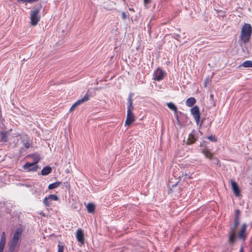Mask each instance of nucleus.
I'll return each instance as SVG.
<instances>
[{
    "mask_svg": "<svg viewBox=\"0 0 252 252\" xmlns=\"http://www.w3.org/2000/svg\"><path fill=\"white\" fill-rule=\"evenodd\" d=\"M23 232L22 227L17 228L14 232L13 237L8 243V252H14L18 247Z\"/></svg>",
    "mask_w": 252,
    "mask_h": 252,
    "instance_id": "nucleus-1",
    "label": "nucleus"
},
{
    "mask_svg": "<svg viewBox=\"0 0 252 252\" xmlns=\"http://www.w3.org/2000/svg\"><path fill=\"white\" fill-rule=\"evenodd\" d=\"M252 28L250 24L245 23L242 27L239 40L241 45L248 43L252 35Z\"/></svg>",
    "mask_w": 252,
    "mask_h": 252,
    "instance_id": "nucleus-2",
    "label": "nucleus"
},
{
    "mask_svg": "<svg viewBox=\"0 0 252 252\" xmlns=\"http://www.w3.org/2000/svg\"><path fill=\"white\" fill-rule=\"evenodd\" d=\"M240 223L239 219H234L233 225L230 226L228 231V242L230 244H233L237 239L236 228Z\"/></svg>",
    "mask_w": 252,
    "mask_h": 252,
    "instance_id": "nucleus-3",
    "label": "nucleus"
},
{
    "mask_svg": "<svg viewBox=\"0 0 252 252\" xmlns=\"http://www.w3.org/2000/svg\"><path fill=\"white\" fill-rule=\"evenodd\" d=\"M41 4H38L33 10L31 11L30 23L32 26H36L39 22L41 17L39 14V12L41 10Z\"/></svg>",
    "mask_w": 252,
    "mask_h": 252,
    "instance_id": "nucleus-4",
    "label": "nucleus"
},
{
    "mask_svg": "<svg viewBox=\"0 0 252 252\" xmlns=\"http://www.w3.org/2000/svg\"><path fill=\"white\" fill-rule=\"evenodd\" d=\"M39 160L40 158L38 156L36 157L34 161L32 163L27 162L23 166L24 169L28 171H36L38 168V166L36 164Z\"/></svg>",
    "mask_w": 252,
    "mask_h": 252,
    "instance_id": "nucleus-5",
    "label": "nucleus"
},
{
    "mask_svg": "<svg viewBox=\"0 0 252 252\" xmlns=\"http://www.w3.org/2000/svg\"><path fill=\"white\" fill-rule=\"evenodd\" d=\"M165 72L160 67H158L153 73V78L155 80L159 81L162 80L165 76Z\"/></svg>",
    "mask_w": 252,
    "mask_h": 252,
    "instance_id": "nucleus-6",
    "label": "nucleus"
},
{
    "mask_svg": "<svg viewBox=\"0 0 252 252\" xmlns=\"http://www.w3.org/2000/svg\"><path fill=\"white\" fill-rule=\"evenodd\" d=\"M247 226V224L246 223H244L238 234V238L243 242L246 240L248 235V233L246 232Z\"/></svg>",
    "mask_w": 252,
    "mask_h": 252,
    "instance_id": "nucleus-7",
    "label": "nucleus"
},
{
    "mask_svg": "<svg viewBox=\"0 0 252 252\" xmlns=\"http://www.w3.org/2000/svg\"><path fill=\"white\" fill-rule=\"evenodd\" d=\"M190 112L193 116L197 125H198L200 122V114L199 108L197 106H195L191 108Z\"/></svg>",
    "mask_w": 252,
    "mask_h": 252,
    "instance_id": "nucleus-8",
    "label": "nucleus"
},
{
    "mask_svg": "<svg viewBox=\"0 0 252 252\" xmlns=\"http://www.w3.org/2000/svg\"><path fill=\"white\" fill-rule=\"evenodd\" d=\"M202 153L204 154L206 158H208L213 160V163L215 164H218L219 162V159L214 157L213 155L208 150H202Z\"/></svg>",
    "mask_w": 252,
    "mask_h": 252,
    "instance_id": "nucleus-9",
    "label": "nucleus"
},
{
    "mask_svg": "<svg viewBox=\"0 0 252 252\" xmlns=\"http://www.w3.org/2000/svg\"><path fill=\"white\" fill-rule=\"evenodd\" d=\"M135 121V117L132 113V110H127L126 119L125 122V126H130Z\"/></svg>",
    "mask_w": 252,
    "mask_h": 252,
    "instance_id": "nucleus-10",
    "label": "nucleus"
},
{
    "mask_svg": "<svg viewBox=\"0 0 252 252\" xmlns=\"http://www.w3.org/2000/svg\"><path fill=\"white\" fill-rule=\"evenodd\" d=\"M89 100V96L88 94H86L81 99H79L77 101H76L70 107L69 109V111L71 112L75 108H76L77 106L81 105L85 101H86Z\"/></svg>",
    "mask_w": 252,
    "mask_h": 252,
    "instance_id": "nucleus-11",
    "label": "nucleus"
},
{
    "mask_svg": "<svg viewBox=\"0 0 252 252\" xmlns=\"http://www.w3.org/2000/svg\"><path fill=\"white\" fill-rule=\"evenodd\" d=\"M76 238L77 241L82 245L84 244V236L82 230L78 229L76 233Z\"/></svg>",
    "mask_w": 252,
    "mask_h": 252,
    "instance_id": "nucleus-12",
    "label": "nucleus"
},
{
    "mask_svg": "<svg viewBox=\"0 0 252 252\" xmlns=\"http://www.w3.org/2000/svg\"><path fill=\"white\" fill-rule=\"evenodd\" d=\"M230 182H231L232 189L233 190V191L234 194L236 196H239L240 194V190L239 189V188L238 187L237 183L232 180H231L230 181Z\"/></svg>",
    "mask_w": 252,
    "mask_h": 252,
    "instance_id": "nucleus-13",
    "label": "nucleus"
},
{
    "mask_svg": "<svg viewBox=\"0 0 252 252\" xmlns=\"http://www.w3.org/2000/svg\"><path fill=\"white\" fill-rule=\"evenodd\" d=\"M197 140V137L195 136L194 131L189 134L187 144L190 145L194 143Z\"/></svg>",
    "mask_w": 252,
    "mask_h": 252,
    "instance_id": "nucleus-14",
    "label": "nucleus"
},
{
    "mask_svg": "<svg viewBox=\"0 0 252 252\" xmlns=\"http://www.w3.org/2000/svg\"><path fill=\"white\" fill-rule=\"evenodd\" d=\"M6 243V238L4 232H3L0 239V249L3 250Z\"/></svg>",
    "mask_w": 252,
    "mask_h": 252,
    "instance_id": "nucleus-15",
    "label": "nucleus"
},
{
    "mask_svg": "<svg viewBox=\"0 0 252 252\" xmlns=\"http://www.w3.org/2000/svg\"><path fill=\"white\" fill-rule=\"evenodd\" d=\"M52 171V168L49 166H46L42 169L41 174L43 176L49 175Z\"/></svg>",
    "mask_w": 252,
    "mask_h": 252,
    "instance_id": "nucleus-16",
    "label": "nucleus"
},
{
    "mask_svg": "<svg viewBox=\"0 0 252 252\" xmlns=\"http://www.w3.org/2000/svg\"><path fill=\"white\" fill-rule=\"evenodd\" d=\"M195 102H196L195 99L193 97H190L187 99L186 104L187 106L191 107L194 105V104Z\"/></svg>",
    "mask_w": 252,
    "mask_h": 252,
    "instance_id": "nucleus-17",
    "label": "nucleus"
},
{
    "mask_svg": "<svg viewBox=\"0 0 252 252\" xmlns=\"http://www.w3.org/2000/svg\"><path fill=\"white\" fill-rule=\"evenodd\" d=\"M132 93L129 94L128 97V99H127L128 103V105L127 106V110L130 109L131 110H132V109L133 108V107L132 105Z\"/></svg>",
    "mask_w": 252,
    "mask_h": 252,
    "instance_id": "nucleus-18",
    "label": "nucleus"
},
{
    "mask_svg": "<svg viewBox=\"0 0 252 252\" xmlns=\"http://www.w3.org/2000/svg\"><path fill=\"white\" fill-rule=\"evenodd\" d=\"M61 182H59V181L56 182L55 183L49 184L48 188L49 189H56V188H58V187H59V186L61 185Z\"/></svg>",
    "mask_w": 252,
    "mask_h": 252,
    "instance_id": "nucleus-19",
    "label": "nucleus"
},
{
    "mask_svg": "<svg viewBox=\"0 0 252 252\" xmlns=\"http://www.w3.org/2000/svg\"><path fill=\"white\" fill-rule=\"evenodd\" d=\"M87 209L89 213H93L95 210V206L92 203H89L87 205Z\"/></svg>",
    "mask_w": 252,
    "mask_h": 252,
    "instance_id": "nucleus-20",
    "label": "nucleus"
},
{
    "mask_svg": "<svg viewBox=\"0 0 252 252\" xmlns=\"http://www.w3.org/2000/svg\"><path fill=\"white\" fill-rule=\"evenodd\" d=\"M7 134L6 132L2 131L0 133V141L5 142L7 141Z\"/></svg>",
    "mask_w": 252,
    "mask_h": 252,
    "instance_id": "nucleus-21",
    "label": "nucleus"
},
{
    "mask_svg": "<svg viewBox=\"0 0 252 252\" xmlns=\"http://www.w3.org/2000/svg\"><path fill=\"white\" fill-rule=\"evenodd\" d=\"M167 105L169 109L173 110L175 113L177 111V108L176 106L172 102H170L167 103Z\"/></svg>",
    "mask_w": 252,
    "mask_h": 252,
    "instance_id": "nucleus-22",
    "label": "nucleus"
},
{
    "mask_svg": "<svg viewBox=\"0 0 252 252\" xmlns=\"http://www.w3.org/2000/svg\"><path fill=\"white\" fill-rule=\"evenodd\" d=\"M51 200H50L49 198H48V196H46L44 198L43 201V203L46 207H49L50 206L51 202Z\"/></svg>",
    "mask_w": 252,
    "mask_h": 252,
    "instance_id": "nucleus-23",
    "label": "nucleus"
},
{
    "mask_svg": "<svg viewBox=\"0 0 252 252\" xmlns=\"http://www.w3.org/2000/svg\"><path fill=\"white\" fill-rule=\"evenodd\" d=\"M242 66L245 67H252V61H245L242 64Z\"/></svg>",
    "mask_w": 252,
    "mask_h": 252,
    "instance_id": "nucleus-24",
    "label": "nucleus"
},
{
    "mask_svg": "<svg viewBox=\"0 0 252 252\" xmlns=\"http://www.w3.org/2000/svg\"><path fill=\"white\" fill-rule=\"evenodd\" d=\"M48 198L50 200L57 201L59 199V197L55 194H50L48 196Z\"/></svg>",
    "mask_w": 252,
    "mask_h": 252,
    "instance_id": "nucleus-25",
    "label": "nucleus"
},
{
    "mask_svg": "<svg viewBox=\"0 0 252 252\" xmlns=\"http://www.w3.org/2000/svg\"><path fill=\"white\" fill-rule=\"evenodd\" d=\"M208 139L211 141L216 142L217 141V138L214 135H210L208 137Z\"/></svg>",
    "mask_w": 252,
    "mask_h": 252,
    "instance_id": "nucleus-26",
    "label": "nucleus"
},
{
    "mask_svg": "<svg viewBox=\"0 0 252 252\" xmlns=\"http://www.w3.org/2000/svg\"><path fill=\"white\" fill-rule=\"evenodd\" d=\"M240 215V212L239 210H236L235 213L234 219H239V216Z\"/></svg>",
    "mask_w": 252,
    "mask_h": 252,
    "instance_id": "nucleus-27",
    "label": "nucleus"
},
{
    "mask_svg": "<svg viewBox=\"0 0 252 252\" xmlns=\"http://www.w3.org/2000/svg\"><path fill=\"white\" fill-rule=\"evenodd\" d=\"M37 0H21L20 1H22L23 3H32Z\"/></svg>",
    "mask_w": 252,
    "mask_h": 252,
    "instance_id": "nucleus-28",
    "label": "nucleus"
},
{
    "mask_svg": "<svg viewBox=\"0 0 252 252\" xmlns=\"http://www.w3.org/2000/svg\"><path fill=\"white\" fill-rule=\"evenodd\" d=\"M58 252H63V245H58Z\"/></svg>",
    "mask_w": 252,
    "mask_h": 252,
    "instance_id": "nucleus-29",
    "label": "nucleus"
},
{
    "mask_svg": "<svg viewBox=\"0 0 252 252\" xmlns=\"http://www.w3.org/2000/svg\"><path fill=\"white\" fill-rule=\"evenodd\" d=\"M152 0H144V6L148 8L147 5L151 2Z\"/></svg>",
    "mask_w": 252,
    "mask_h": 252,
    "instance_id": "nucleus-30",
    "label": "nucleus"
},
{
    "mask_svg": "<svg viewBox=\"0 0 252 252\" xmlns=\"http://www.w3.org/2000/svg\"><path fill=\"white\" fill-rule=\"evenodd\" d=\"M209 77H208L205 79L204 83V86L205 88H206L207 87V84L209 82Z\"/></svg>",
    "mask_w": 252,
    "mask_h": 252,
    "instance_id": "nucleus-31",
    "label": "nucleus"
},
{
    "mask_svg": "<svg viewBox=\"0 0 252 252\" xmlns=\"http://www.w3.org/2000/svg\"><path fill=\"white\" fill-rule=\"evenodd\" d=\"M122 19L123 20H125L127 17V15L126 14V13L125 12H123L122 13Z\"/></svg>",
    "mask_w": 252,
    "mask_h": 252,
    "instance_id": "nucleus-32",
    "label": "nucleus"
},
{
    "mask_svg": "<svg viewBox=\"0 0 252 252\" xmlns=\"http://www.w3.org/2000/svg\"><path fill=\"white\" fill-rule=\"evenodd\" d=\"M24 146L26 148H29L30 146V144L29 142H26L24 143Z\"/></svg>",
    "mask_w": 252,
    "mask_h": 252,
    "instance_id": "nucleus-33",
    "label": "nucleus"
},
{
    "mask_svg": "<svg viewBox=\"0 0 252 252\" xmlns=\"http://www.w3.org/2000/svg\"><path fill=\"white\" fill-rule=\"evenodd\" d=\"M173 37H174V38H175L176 39H178V38L180 37V36L178 34H174V35H173Z\"/></svg>",
    "mask_w": 252,
    "mask_h": 252,
    "instance_id": "nucleus-34",
    "label": "nucleus"
},
{
    "mask_svg": "<svg viewBox=\"0 0 252 252\" xmlns=\"http://www.w3.org/2000/svg\"><path fill=\"white\" fill-rule=\"evenodd\" d=\"M239 252H243V248H241V249H240V251Z\"/></svg>",
    "mask_w": 252,
    "mask_h": 252,
    "instance_id": "nucleus-35",
    "label": "nucleus"
},
{
    "mask_svg": "<svg viewBox=\"0 0 252 252\" xmlns=\"http://www.w3.org/2000/svg\"><path fill=\"white\" fill-rule=\"evenodd\" d=\"M210 97H211V98H213V94H211V95H210Z\"/></svg>",
    "mask_w": 252,
    "mask_h": 252,
    "instance_id": "nucleus-36",
    "label": "nucleus"
},
{
    "mask_svg": "<svg viewBox=\"0 0 252 252\" xmlns=\"http://www.w3.org/2000/svg\"><path fill=\"white\" fill-rule=\"evenodd\" d=\"M3 250L0 249V252H3Z\"/></svg>",
    "mask_w": 252,
    "mask_h": 252,
    "instance_id": "nucleus-37",
    "label": "nucleus"
},
{
    "mask_svg": "<svg viewBox=\"0 0 252 252\" xmlns=\"http://www.w3.org/2000/svg\"><path fill=\"white\" fill-rule=\"evenodd\" d=\"M185 176L186 177V178H188V177H187V176H188V175H187V174H186V175H185Z\"/></svg>",
    "mask_w": 252,
    "mask_h": 252,
    "instance_id": "nucleus-38",
    "label": "nucleus"
},
{
    "mask_svg": "<svg viewBox=\"0 0 252 252\" xmlns=\"http://www.w3.org/2000/svg\"><path fill=\"white\" fill-rule=\"evenodd\" d=\"M21 0H17L18 1H20Z\"/></svg>",
    "mask_w": 252,
    "mask_h": 252,
    "instance_id": "nucleus-39",
    "label": "nucleus"
}]
</instances>
